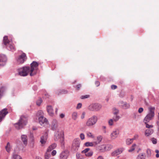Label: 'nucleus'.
Here are the masks:
<instances>
[{"instance_id":"a878e982","label":"nucleus","mask_w":159,"mask_h":159,"mask_svg":"<svg viewBox=\"0 0 159 159\" xmlns=\"http://www.w3.org/2000/svg\"><path fill=\"white\" fill-rule=\"evenodd\" d=\"M58 91V92L57 93L58 95L61 94H66L68 93V91L67 90L64 89H60Z\"/></svg>"},{"instance_id":"09e8293b","label":"nucleus","mask_w":159,"mask_h":159,"mask_svg":"<svg viewBox=\"0 0 159 159\" xmlns=\"http://www.w3.org/2000/svg\"><path fill=\"white\" fill-rule=\"evenodd\" d=\"M3 92L2 91V89H0V99L3 96Z\"/></svg>"},{"instance_id":"9b49d317","label":"nucleus","mask_w":159,"mask_h":159,"mask_svg":"<svg viewBox=\"0 0 159 159\" xmlns=\"http://www.w3.org/2000/svg\"><path fill=\"white\" fill-rule=\"evenodd\" d=\"M8 113L7 109L4 108L0 111V122L4 118L6 115Z\"/></svg>"},{"instance_id":"052dcab7","label":"nucleus","mask_w":159,"mask_h":159,"mask_svg":"<svg viewBox=\"0 0 159 159\" xmlns=\"http://www.w3.org/2000/svg\"><path fill=\"white\" fill-rule=\"evenodd\" d=\"M97 159H104L103 157L102 156H99L98 157Z\"/></svg>"},{"instance_id":"6e6552de","label":"nucleus","mask_w":159,"mask_h":159,"mask_svg":"<svg viewBox=\"0 0 159 159\" xmlns=\"http://www.w3.org/2000/svg\"><path fill=\"white\" fill-rule=\"evenodd\" d=\"M101 107V105L98 103H93L89 106L88 109L90 111H99Z\"/></svg>"},{"instance_id":"5fc2aeb1","label":"nucleus","mask_w":159,"mask_h":159,"mask_svg":"<svg viewBox=\"0 0 159 159\" xmlns=\"http://www.w3.org/2000/svg\"><path fill=\"white\" fill-rule=\"evenodd\" d=\"M85 114V113L84 112H82V113L81 116V118L82 119H83L84 118Z\"/></svg>"},{"instance_id":"39448f33","label":"nucleus","mask_w":159,"mask_h":159,"mask_svg":"<svg viewBox=\"0 0 159 159\" xmlns=\"http://www.w3.org/2000/svg\"><path fill=\"white\" fill-rule=\"evenodd\" d=\"M3 43L5 45L8 50L11 51L12 52L14 51L16 49L13 45L10 43V41L8 39V37L5 36L3 38Z\"/></svg>"},{"instance_id":"1a4fd4ad","label":"nucleus","mask_w":159,"mask_h":159,"mask_svg":"<svg viewBox=\"0 0 159 159\" xmlns=\"http://www.w3.org/2000/svg\"><path fill=\"white\" fill-rule=\"evenodd\" d=\"M119 134V130L118 129H114L110 134V138L111 139H115L117 138Z\"/></svg>"},{"instance_id":"e2e57ef3","label":"nucleus","mask_w":159,"mask_h":159,"mask_svg":"<svg viewBox=\"0 0 159 159\" xmlns=\"http://www.w3.org/2000/svg\"><path fill=\"white\" fill-rule=\"evenodd\" d=\"M34 90H36L37 89V87L36 86H34L33 87Z\"/></svg>"},{"instance_id":"c9c22d12","label":"nucleus","mask_w":159,"mask_h":159,"mask_svg":"<svg viewBox=\"0 0 159 159\" xmlns=\"http://www.w3.org/2000/svg\"><path fill=\"white\" fill-rule=\"evenodd\" d=\"M114 122L113 120L112 119H109L108 121V125L110 126H112L113 125Z\"/></svg>"},{"instance_id":"ea45409f","label":"nucleus","mask_w":159,"mask_h":159,"mask_svg":"<svg viewBox=\"0 0 159 159\" xmlns=\"http://www.w3.org/2000/svg\"><path fill=\"white\" fill-rule=\"evenodd\" d=\"M90 150L89 148H86L84 149V150L82 151L81 153L83 154H85L87 153V152Z\"/></svg>"},{"instance_id":"f03ea898","label":"nucleus","mask_w":159,"mask_h":159,"mask_svg":"<svg viewBox=\"0 0 159 159\" xmlns=\"http://www.w3.org/2000/svg\"><path fill=\"white\" fill-rule=\"evenodd\" d=\"M155 107H149L148 108V112L147 115L144 117L143 120L146 123L149 121L153 119L155 115Z\"/></svg>"},{"instance_id":"864d4df0","label":"nucleus","mask_w":159,"mask_h":159,"mask_svg":"<svg viewBox=\"0 0 159 159\" xmlns=\"http://www.w3.org/2000/svg\"><path fill=\"white\" fill-rule=\"evenodd\" d=\"M82 107V104L81 103H79L76 107L77 109H79L80 108Z\"/></svg>"},{"instance_id":"e433bc0d","label":"nucleus","mask_w":159,"mask_h":159,"mask_svg":"<svg viewBox=\"0 0 159 159\" xmlns=\"http://www.w3.org/2000/svg\"><path fill=\"white\" fill-rule=\"evenodd\" d=\"M87 135L88 137L92 138H93L94 137V136L92 134V133L90 132L87 133Z\"/></svg>"},{"instance_id":"f3484780","label":"nucleus","mask_w":159,"mask_h":159,"mask_svg":"<svg viewBox=\"0 0 159 159\" xmlns=\"http://www.w3.org/2000/svg\"><path fill=\"white\" fill-rule=\"evenodd\" d=\"M47 110L49 116H53V110L52 106H48L47 107Z\"/></svg>"},{"instance_id":"c03bdc74","label":"nucleus","mask_w":159,"mask_h":159,"mask_svg":"<svg viewBox=\"0 0 159 159\" xmlns=\"http://www.w3.org/2000/svg\"><path fill=\"white\" fill-rule=\"evenodd\" d=\"M139 137V135L137 134H135L132 139L133 140L137 139Z\"/></svg>"},{"instance_id":"aec40b11","label":"nucleus","mask_w":159,"mask_h":159,"mask_svg":"<svg viewBox=\"0 0 159 159\" xmlns=\"http://www.w3.org/2000/svg\"><path fill=\"white\" fill-rule=\"evenodd\" d=\"M12 159H23V158L20 155L16 154L14 151L12 153Z\"/></svg>"},{"instance_id":"4c0bfd02","label":"nucleus","mask_w":159,"mask_h":159,"mask_svg":"<svg viewBox=\"0 0 159 159\" xmlns=\"http://www.w3.org/2000/svg\"><path fill=\"white\" fill-rule=\"evenodd\" d=\"M48 152H47L45 153V159H49L50 157L51 156L50 154L48 153Z\"/></svg>"},{"instance_id":"bf43d9fd","label":"nucleus","mask_w":159,"mask_h":159,"mask_svg":"<svg viewBox=\"0 0 159 159\" xmlns=\"http://www.w3.org/2000/svg\"><path fill=\"white\" fill-rule=\"evenodd\" d=\"M64 116H65V115L64 114L62 113V114H61L60 115V117L61 118H63L64 117Z\"/></svg>"},{"instance_id":"b1692460","label":"nucleus","mask_w":159,"mask_h":159,"mask_svg":"<svg viewBox=\"0 0 159 159\" xmlns=\"http://www.w3.org/2000/svg\"><path fill=\"white\" fill-rule=\"evenodd\" d=\"M102 137L101 135H99L97 137V141L94 142V144L96 145L99 144L100 142L102 141Z\"/></svg>"},{"instance_id":"774afa93","label":"nucleus","mask_w":159,"mask_h":159,"mask_svg":"<svg viewBox=\"0 0 159 159\" xmlns=\"http://www.w3.org/2000/svg\"><path fill=\"white\" fill-rule=\"evenodd\" d=\"M156 156L157 158H158L159 157V154H157L156 155Z\"/></svg>"},{"instance_id":"de8ad7c7","label":"nucleus","mask_w":159,"mask_h":159,"mask_svg":"<svg viewBox=\"0 0 159 159\" xmlns=\"http://www.w3.org/2000/svg\"><path fill=\"white\" fill-rule=\"evenodd\" d=\"M117 154L116 150H115L114 152H112L111 153V155L112 156H116L117 155H118Z\"/></svg>"},{"instance_id":"58836bf2","label":"nucleus","mask_w":159,"mask_h":159,"mask_svg":"<svg viewBox=\"0 0 159 159\" xmlns=\"http://www.w3.org/2000/svg\"><path fill=\"white\" fill-rule=\"evenodd\" d=\"M42 102V100L41 98H39L37 101V105L39 106H40Z\"/></svg>"},{"instance_id":"8fccbe9b","label":"nucleus","mask_w":159,"mask_h":159,"mask_svg":"<svg viewBox=\"0 0 159 159\" xmlns=\"http://www.w3.org/2000/svg\"><path fill=\"white\" fill-rule=\"evenodd\" d=\"M61 140V143L62 144H64V138L63 136H61V138L60 139Z\"/></svg>"},{"instance_id":"f8f14e48","label":"nucleus","mask_w":159,"mask_h":159,"mask_svg":"<svg viewBox=\"0 0 159 159\" xmlns=\"http://www.w3.org/2000/svg\"><path fill=\"white\" fill-rule=\"evenodd\" d=\"M7 60V57L4 55L0 56V66H4L5 65Z\"/></svg>"},{"instance_id":"6ab92c4d","label":"nucleus","mask_w":159,"mask_h":159,"mask_svg":"<svg viewBox=\"0 0 159 159\" xmlns=\"http://www.w3.org/2000/svg\"><path fill=\"white\" fill-rule=\"evenodd\" d=\"M57 146V144L55 143H53L50 145L47 149V152H49L52 150L54 149Z\"/></svg>"},{"instance_id":"393cba45","label":"nucleus","mask_w":159,"mask_h":159,"mask_svg":"<svg viewBox=\"0 0 159 159\" xmlns=\"http://www.w3.org/2000/svg\"><path fill=\"white\" fill-rule=\"evenodd\" d=\"M78 117V113L76 112H74L72 114V118L74 120H76Z\"/></svg>"},{"instance_id":"338daca9","label":"nucleus","mask_w":159,"mask_h":159,"mask_svg":"<svg viewBox=\"0 0 159 159\" xmlns=\"http://www.w3.org/2000/svg\"><path fill=\"white\" fill-rule=\"evenodd\" d=\"M36 159H42L41 157H36Z\"/></svg>"},{"instance_id":"2eb2a0df","label":"nucleus","mask_w":159,"mask_h":159,"mask_svg":"<svg viewBox=\"0 0 159 159\" xmlns=\"http://www.w3.org/2000/svg\"><path fill=\"white\" fill-rule=\"evenodd\" d=\"M118 104L120 106H121L123 108L125 109H127L129 108L130 107V105L129 103H128L125 102H123L122 101H120Z\"/></svg>"},{"instance_id":"cd10ccee","label":"nucleus","mask_w":159,"mask_h":159,"mask_svg":"<svg viewBox=\"0 0 159 159\" xmlns=\"http://www.w3.org/2000/svg\"><path fill=\"white\" fill-rule=\"evenodd\" d=\"M124 148H119L116 150V151L117 153V154L118 155H119L121 154L124 150Z\"/></svg>"},{"instance_id":"0e129e2a","label":"nucleus","mask_w":159,"mask_h":159,"mask_svg":"<svg viewBox=\"0 0 159 159\" xmlns=\"http://www.w3.org/2000/svg\"><path fill=\"white\" fill-rule=\"evenodd\" d=\"M103 133L104 134H106L107 133V131L106 129H103Z\"/></svg>"},{"instance_id":"f257e3e1","label":"nucleus","mask_w":159,"mask_h":159,"mask_svg":"<svg viewBox=\"0 0 159 159\" xmlns=\"http://www.w3.org/2000/svg\"><path fill=\"white\" fill-rule=\"evenodd\" d=\"M39 63L35 61H33L30 64V67L25 66L18 69L19 75L23 76H27L29 73L31 76L35 75L38 69Z\"/></svg>"},{"instance_id":"3c124183","label":"nucleus","mask_w":159,"mask_h":159,"mask_svg":"<svg viewBox=\"0 0 159 159\" xmlns=\"http://www.w3.org/2000/svg\"><path fill=\"white\" fill-rule=\"evenodd\" d=\"M117 86L115 85H112L111 86V88L112 89H115L117 88Z\"/></svg>"},{"instance_id":"473e14b6","label":"nucleus","mask_w":159,"mask_h":159,"mask_svg":"<svg viewBox=\"0 0 159 159\" xmlns=\"http://www.w3.org/2000/svg\"><path fill=\"white\" fill-rule=\"evenodd\" d=\"M119 112V110L115 108H113V113L114 115H117V114Z\"/></svg>"},{"instance_id":"603ef678","label":"nucleus","mask_w":159,"mask_h":159,"mask_svg":"<svg viewBox=\"0 0 159 159\" xmlns=\"http://www.w3.org/2000/svg\"><path fill=\"white\" fill-rule=\"evenodd\" d=\"M143 111V109L142 107H140L138 110V112L140 113H141Z\"/></svg>"},{"instance_id":"f704fd0d","label":"nucleus","mask_w":159,"mask_h":159,"mask_svg":"<svg viewBox=\"0 0 159 159\" xmlns=\"http://www.w3.org/2000/svg\"><path fill=\"white\" fill-rule=\"evenodd\" d=\"M143 122L146 125V128H152L153 127V125H149L148 124V123L149 122H147L146 123V122L144 121V120H143Z\"/></svg>"},{"instance_id":"37998d69","label":"nucleus","mask_w":159,"mask_h":159,"mask_svg":"<svg viewBox=\"0 0 159 159\" xmlns=\"http://www.w3.org/2000/svg\"><path fill=\"white\" fill-rule=\"evenodd\" d=\"M147 155L148 157H150L151 155V150L149 149H148L147 150Z\"/></svg>"},{"instance_id":"2f4dec72","label":"nucleus","mask_w":159,"mask_h":159,"mask_svg":"<svg viewBox=\"0 0 159 159\" xmlns=\"http://www.w3.org/2000/svg\"><path fill=\"white\" fill-rule=\"evenodd\" d=\"M6 149L7 152H10L11 150V147L9 143L8 142L7 143V145L6 146Z\"/></svg>"},{"instance_id":"72a5a7b5","label":"nucleus","mask_w":159,"mask_h":159,"mask_svg":"<svg viewBox=\"0 0 159 159\" xmlns=\"http://www.w3.org/2000/svg\"><path fill=\"white\" fill-rule=\"evenodd\" d=\"M137 159H145L144 155L142 153L139 154L137 158Z\"/></svg>"},{"instance_id":"6e6d98bb","label":"nucleus","mask_w":159,"mask_h":159,"mask_svg":"<svg viewBox=\"0 0 159 159\" xmlns=\"http://www.w3.org/2000/svg\"><path fill=\"white\" fill-rule=\"evenodd\" d=\"M100 82L97 81L95 82V84L96 85L97 87H98L100 85Z\"/></svg>"},{"instance_id":"9d476101","label":"nucleus","mask_w":159,"mask_h":159,"mask_svg":"<svg viewBox=\"0 0 159 159\" xmlns=\"http://www.w3.org/2000/svg\"><path fill=\"white\" fill-rule=\"evenodd\" d=\"M27 57L26 54L23 53L20 55L17 60L18 62L19 63H22L26 60Z\"/></svg>"},{"instance_id":"0eeeda50","label":"nucleus","mask_w":159,"mask_h":159,"mask_svg":"<svg viewBox=\"0 0 159 159\" xmlns=\"http://www.w3.org/2000/svg\"><path fill=\"white\" fill-rule=\"evenodd\" d=\"M97 121V116L95 115L93 116L88 119L86 123V125L88 127L92 126L96 124Z\"/></svg>"},{"instance_id":"423d86ee","label":"nucleus","mask_w":159,"mask_h":159,"mask_svg":"<svg viewBox=\"0 0 159 159\" xmlns=\"http://www.w3.org/2000/svg\"><path fill=\"white\" fill-rule=\"evenodd\" d=\"M80 141L78 138L75 139L73 141L71 150L74 152H76L79 149L80 146Z\"/></svg>"},{"instance_id":"dca6fc26","label":"nucleus","mask_w":159,"mask_h":159,"mask_svg":"<svg viewBox=\"0 0 159 159\" xmlns=\"http://www.w3.org/2000/svg\"><path fill=\"white\" fill-rule=\"evenodd\" d=\"M102 147L103 148V150L102 151L104 152L110 150L113 148V146L110 144H108L106 145H103Z\"/></svg>"},{"instance_id":"ddd939ff","label":"nucleus","mask_w":159,"mask_h":159,"mask_svg":"<svg viewBox=\"0 0 159 159\" xmlns=\"http://www.w3.org/2000/svg\"><path fill=\"white\" fill-rule=\"evenodd\" d=\"M69 155V152L67 150L61 152L60 156V159H66Z\"/></svg>"},{"instance_id":"4be33fe9","label":"nucleus","mask_w":159,"mask_h":159,"mask_svg":"<svg viewBox=\"0 0 159 159\" xmlns=\"http://www.w3.org/2000/svg\"><path fill=\"white\" fill-rule=\"evenodd\" d=\"M62 134H60L58 132H57L55 133L54 135V139L55 141H57L59 139H60Z\"/></svg>"},{"instance_id":"c85d7f7f","label":"nucleus","mask_w":159,"mask_h":159,"mask_svg":"<svg viewBox=\"0 0 159 159\" xmlns=\"http://www.w3.org/2000/svg\"><path fill=\"white\" fill-rule=\"evenodd\" d=\"M136 146V145L135 143L133 144L130 148V149L128 150V152H130L134 151L135 149Z\"/></svg>"},{"instance_id":"c756f323","label":"nucleus","mask_w":159,"mask_h":159,"mask_svg":"<svg viewBox=\"0 0 159 159\" xmlns=\"http://www.w3.org/2000/svg\"><path fill=\"white\" fill-rule=\"evenodd\" d=\"M115 116H114L112 118V119L114 122H116L118 121L119 119L120 118V116L118 115H115Z\"/></svg>"},{"instance_id":"680f3d73","label":"nucleus","mask_w":159,"mask_h":159,"mask_svg":"<svg viewBox=\"0 0 159 159\" xmlns=\"http://www.w3.org/2000/svg\"><path fill=\"white\" fill-rule=\"evenodd\" d=\"M157 128L159 130V122H157Z\"/></svg>"},{"instance_id":"13d9d810","label":"nucleus","mask_w":159,"mask_h":159,"mask_svg":"<svg viewBox=\"0 0 159 159\" xmlns=\"http://www.w3.org/2000/svg\"><path fill=\"white\" fill-rule=\"evenodd\" d=\"M81 86L80 84H79L76 86V89L77 90H79Z\"/></svg>"},{"instance_id":"a18cd8bd","label":"nucleus","mask_w":159,"mask_h":159,"mask_svg":"<svg viewBox=\"0 0 159 159\" xmlns=\"http://www.w3.org/2000/svg\"><path fill=\"white\" fill-rule=\"evenodd\" d=\"M152 143L154 144H156L157 143V140L155 138H153L151 139Z\"/></svg>"},{"instance_id":"4d7b16f0","label":"nucleus","mask_w":159,"mask_h":159,"mask_svg":"<svg viewBox=\"0 0 159 159\" xmlns=\"http://www.w3.org/2000/svg\"><path fill=\"white\" fill-rule=\"evenodd\" d=\"M57 153V152L55 150H53L52 152V156L55 155Z\"/></svg>"},{"instance_id":"7c9ffc66","label":"nucleus","mask_w":159,"mask_h":159,"mask_svg":"<svg viewBox=\"0 0 159 159\" xmlns=\"http://www.w3.org/2000/svg\"><path fill=\"white\" fill-rule=\"evenodd\" d=\"M133 141L132 138L127 139L126 141V144L127 145H129L133 142Z\"/></svg>"},{"instance_id":"a211bd4d","label":"nucleus","mask_w":159,"mask_h":159,"mask_svg":"<svg viewBox=\"0 0 159 159\" xmlns=\"http://www.w3.org/2000/svg\"><path fill=\"white\" fill-rule=\"evenodd\" d=\"M47 139V134L42 136L41 137L40 142L42 144H44L46 143Z\"/></svg>"},{"instance_id":"bb28decb","label":"nucleus","mask_w":159,"mask_h":159,"mask_svg":"<svg viewBox=\"0 0 159 159\" xmlns=\"http://www.w3.org/2000/svg\"><path fill=\"white\" fill-rule=\"evenodd\" d=\"M94 142H87L85 143L84 145L86 147H92L94 145Z\"/></svg>"},{"instance_id":"412c9836","label":"nucleus","mask_w":159,"mask_h":159,"mask_svg":"<svg viewBox=\"0 0 159 159\" xmlns=\"http://www.w3.org/2000/svg\"><path fill=\"white\" fill-rule=\"evenodd\" d=\"M153 130L152 129H148L146 130L145 135L146 136H148L153 133Z\"/></svg>"},{"instance_id":"69168bd1","label":"nucleus","mask_w":159,"mask_h":159,"mask_svg":"<svg viewBox=\"0 0 159 159\" xmlns=\"http://www.w3.org/2000/svg\"><path fill=\"white\" fill-rule=\"evenodd\" d=\"M155 152L157 153V154H159V151L158 150H155Z\"/></svg>"},{"instance_id":"a19ab883","label":"nucleus","mask_w":159,"mask_h":159,"mask_svg":"<svg viewBox=\"0 0 159 159\" xmlns=\"http://www.w3.org/2000/svg\"><path fill=\"white\" fill-rule=\"evenodd\" d=\"M89 97L90 95H84L81 96L80 97V98L81 99H84L85 98H89Z\"/></svg>"},{"instance_id":"5701e85b","label":"nucleus","mask_w":159,"mask_h":159,"mask_svg":"<svg viewBox=\"0 0 159 159\" xmlns=\"http://www.w3.org/2000/svg\"><path fill=\"white\" fill-rule=\"evenodd\" d=\"M21 138L24 143L26 144L27 143V137L25 135H23L21 136Z\"/></svg>"},{"instance_id":"49530a36","label":"nucleus","mask_w":159,"mask_h":159,"mask_svg":"<svg viewBox=\"0 0 159 159\" xmlns=\"http://www.w3.org/2000/svg\"><path fill=\"white\" fill-rule=\"evenodd\" d=\"M80 137L81 140H84L85 138L84 135L83 133H81L80 134Z\"/></svg>"},{"instance_id":"20e7f679","label":"nucleus","mask_w":159,"mask_h":159,"mask_svg":"<svg viewBox=\"0 0 159 159\" xmlns=\"http://www.w3.org/2000/svg\"><path fill=\"white\" fill-rule=\"evenodd\" d=\"M36 116L38 118L39 123L41 125L48 124V120L43 116V113L42 111H39L37 113Z\"/></svg>"},{"instance_id":"7ed1b4c3","label":"nucleus","mask_w":159,"mask_h":159,"mask_svg":"<svg viewBox=\"0 0 159 159\" xmlns=\"http://www.w3.org/2000/svg\"><path fill=\"white\" fill-rule=\"evenodd\" d=\"M27 118L24 116H21L18 122L14 125L15 127L18 129L22 128L27 123Z\"/></svg>"},{"instance_id":"4468645a","label":"nucleus","mask_w":159,"mask_h":159,"mask_svg":"<svg viewBox=\"0 0 159 159\" xmlns=\"http://www.w3.org/2000/svg\"><path fill=\"white\" fill-rule=\"evenodd\" d=\"M58 127V123L57 120L54 119L52 120L51 123L52 129L53 130L57 129Z\"/></svg>"},{"instance_id":"79ce46f5","label":"nucleus","mask_w":159,"mask_h":159,"mask_svg":"<svg viewBox=\"0 0 159 159\" xmlns=\"http://www.w3.org/2000/svg\"><path fill=\"white\" fill-rule=\"evenodd\" d=\"M93 152L92 151H90L87 153H86L85 155L87 157H91L93 155Z\"/></svg>"}]
</instances>
